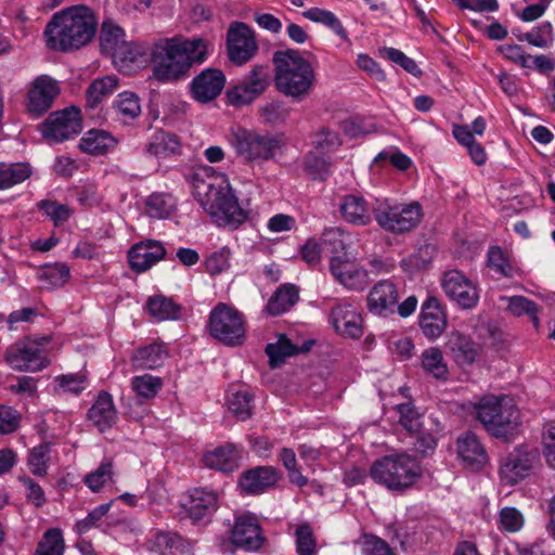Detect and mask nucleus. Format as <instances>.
I'll return each instance as SVG.
<instances>
[{
	"instance_id": "f257e3e1",
	"label": "nucleus",
	"mask_w": 555,
	"mask_h": 555,
	"mask_svg": "<svg viewBox=\"0 0 555 555\" xmlns=\"http://www.w3.org/2000/svg\"><path fill=\"white\" fill-rule=\"evenodd\" d=\"M210 43L203 38L162 39L152 46L153 76L162 82L184 77L194 64L207 60Z\"/></svg>"
},
{
	"instance_id": "f03ea898",
	"label": "nucleus",
	"mask_w": 555,
	"mask_h": 555,
	"mask_svg": "<svg viewBox=\"0 0 555 555\" xmlns=\"http://www.w3.org/2000/svg\"><path fill=\"white\" fill-rule=\"evenodd\" d=\"M98 21L86 5L64 9L55 13L44 29L47 47L70 52L87 46L95 36Z\"/></svg>"
},
{
	"instance_id": "7ed1b4c3",
	"label": "nucleus",
	"mask_w": 555,
	"mask_h": 555,
	"mask_svg": "<svg viewBox=\"0 0 555 555\" xmlns=\"http://www.w3.org/2000/svg\"><path fill=\"white\" fill-rule=\"evenodd\" d=\"M194 195L219 227L234 230L247 219L248 212L241 207L223 176L208 180L195 176Z\"/></svg>"
},
{
	"instance_id": "20e7f679",
	"label": "nucleus",
	"mask_w": 555,
	"mask_h": 555,
	"mask_svg": "<svg viewBox=\"0 0 555 555\" xmlns=\"http://www.w3.org/2000/svg\"><path fill=\"white\" fill-rule=\"evenodd\" d=\"M276 89L296 100L306 98L315 81L314 69L298 50L286 49L273 54Z\"/></svg>"
},
{
	"instance_id": "39448f33",
	"label": "nucleus",
	"mask_w": 555,
	"mask_h": 555,
	"mask_svg": "<svg viewBox=\"0 0 555 555\" xmlns=\"http://www.w3.org/2000/svg\"><path fill=\"white\" fill-rule=\"evenodd\" d=\"M371 478L390 491L403 492L412 488L422 476L418 462L406 453L384 455L373 462Z\"/></svg>"
},
{
	"instance_id": "423d86ee",
	"label": "nucleus",
	"mask_w": 555,
	"mask_h": 555,
	"mask_svg": "<svg viewBox=\"0 0 555 555\" xmlns=\"http://www.w3.org/2000/svg\"><path fill=\"white\" fill-rule=\"evenodd\" d=\"M476 418L492 436L506 437L519 423V412L506 396L488 395L474 403Z\"/></svg>"
},
{
	"instance_id": "0eeeda50",
	"label": "nucleus",
	"mask_w": 555,
	"mask_h": 555,
	"mask_svg": "<svg viewBox=\"0 0 555 555\" xmlns=\"http://www.w3.org/2000/svg\"><path fill=\"white\" fill-rule=\"evenodd\" d=\"M372 211L378 225L395 234L412 231L423 216L422 206L417 202L398 203L389 198L376 199Z\"/></svg>"
},
{
	"instance_id": "6e6552de",
	"label": "nucleus",
	"mask_w": 555,
	"mask_h": 555,
	"mask_svg": "<svg viewBox=\"0 0 555 555\" xmlns=\"http://www.w3.org/2000/svg\"><path fill=\"white\" fill-rule=\"evenodd\" d=\"M231 144L246 162H267L284 146L282 135L237 128L232 132Z\"/></svg>"
},
{
	"instance_id": "1a4fd4ad",
	"label": "nucleus",
	"mask_w": 555,
	"mask_h": 555,
	"mask_svg": "<svg viewBox=\"0 0 555 555\" xmlns=\"http://www.w3.org/2000/svg\"><path fill=\"white\" fill-rule=\"evenodd\" d=\"M210 335L227 346L242 345L245 339V321L236 309L218 304L209 314Z\"/></svg>"
},
{
	"instance_id": "9d476101",
	"label": "nucleus",
	"mask_w": 555,
	"mask_h": 555,
	"mask_svg": "<svg viewBox=\"0 0 555 555\" xmlns=\"http://www.w3.org/2000/svg\"><path fill=\"white\" fill-rule=\"evenodd\" d=\"M540 455L535 449L516 447L501 460L500 477L502 482L508 486L528 477L539 465Z\"/></svg>"
},
{
	"instance_id": "9b49d317",
	"label": "nucleus",
	"mask_w": 555,
	"mask_h": 555,
	"mask_svg": "<svg viewBox=\"0 0 555 555\" xmlns=\"http://www.w3.org/2000/svg\"><path fill=\"white\" fill-rule=\"evenodd\" d=\"M81 130L80 111L74 106L50 114L41 125V133L50 143L69 140Z\"/></svg>"
},
{
	"instance_id": "f8f14e48",
	"label": "nucleus",
	"mask_w": 555,
	"mask_h": 555,
	"mask_svg": "<svg viewBox=\"0 0 555 555\" xmlns=\"http://www.w3.org/2000/svg\"><path fill=\"white\" fill-rule=\"evenodd\" d=\"M7 363L15 371L38 372L47 367L48 360L36 341H17L5 352Z\"/></svg>"
},
{
	"instance_id": "ddd939ff",
	"label": "nucleus",
	"mask_w": 555,
	"mask_h": 555,
	"mask_svg": "<svg viewBox=\"0 0 555 555\" xmlns=\"http://www.w3.org/2000/svg\"><path fill=\"white\" fill-rule=\"evenodd\" d=\"M227 46L229 59L236 65L247 63L258 51V46L253 30L244 23L231 24Z\"/></svg>"
},
{
	"instance_id": "4468645a",
	"label": "nucleus",
	"mask_w": 555,
	"mask_h": 555,
	"mask_svg": "<svg viewBox=\"0 0 555 555\" xmlns=\"http://www.w3.org/2000/svg\"><path fill=\"white\" fill-rule=\"evenodd\" d=\"M268 83V68L260 65L255 66L245 79L228 91V100L234 106L250 104L266 90Z\"/></svg>"
},
{
	"instance_id": "2eb2a0df",
	"label": "nucleus",
	"mask_w": 555,
	"mask_h": 555,
	"mask_svg": "<svg viewBox=\"0 0 555 555\" xmlns=\"http://www.w3.org/2000/svg\"><path fill=\"white\" fill-rule=\"evenodd\" d=\"M60 93L57 81L48 75H41L30 83L26 108L36 117L43 115L53 104Z\"/></svg>"
},
{
	"instance_id": "dca6fc26",
	"label": "nucleus",
	"mask_w": 555,
	"mask_h": 555,
	"mask_svg": "<svg viewBox=\"0 0 555 555\" xmlns=\"http://www.w3.org/2000/svg\"><path fill=\"white\" fill-rule=\"evenodd\" d=\"M230 540L236 547L246 551L259 550L263 543V537L257 517L249 513L236 515L230 531Z\"/></svg>"
},
{
	"instance_id": "f3484780",
	"label": "nucleus",
	"mask_w": 555,
	"mask_h": 555,
	"mask_svg": "<svg viewBox=\"0 0 555 555\" xmlns=\"http://www.w3.org/2000/svg\"><path fill=\"white\" fill-rule=\"evenodd\" d=\"M225 86V75L219 68H205L196 75L190 85L192 98L198 103H208L217 99Z\"/></svg>"
},
{
	"instance_id": "a211bd4d",
	"label": "nucleus",
	"mask_w": 555,
	"mask_h": 555,
	"mask_svg": "<svg viewBox=\"0 0 555 555\" xmlns=\"http://www.w3.org/2000/svg\"><path fill=\"white\" fill-rule=\"evenodd\" d=\"M442 288L448 297L464 309H470L478 301V292L473 283L460 271L444 273Z\"/></svg>"
},
{
	"instance_id": "6ab92c4d",
	"label": "nucleus",
	"mask_w": 555,
	"mask_h": 555,
	"mask_svg": "<svg viewBox=\"0 0 555 555\" xmlns=\"http://www.w3.org/2000/svg\"><path fill=\"white\" fill-rule=\"evenodd\" d=\"M399 300L397 285L390 280L377 282L367 295V309L370 312L387 317L396 310Z\"/></svg>"
},
{
	"instance_id": "aec40b11",
	"label": "nucleus",
	"mask_w": 555,
	"mask_h": 555,
	"mask_svg": "<svg viewBox=\"0 0 555 555\" xmlns=\"http://www.w3.org/2000/svg\"><path fill=\"white\" fill-rule=\"evenodd\" d=\"M330 321L341 336L357 339L363 334L361 314L350 304H338L333 307Z\"/></svg>"
},
{
	"instance_id": "412c9836",
	"label": "nucleus",
	"mask_w": 555,
	"mask_h": 555,
	"mask_svg": "<svg viewBox=\"0 0 555 555\" xmlns=\"http://www.w3.org/2000/svg\"><path fill=\"white\" fill-rule=\"evenodd\" d=\"M447 327V317L436 297L428 296L422 305L420 328L428 340L439 338Z\"/></svg>"
},
{
	"instance_id": "4be33fe9",
	"label": "nucleus",
	"mask_w": 555,
	"mask_h": 555,
	"mask_svg": "<svg viewBox=\"0 0 555 555\" xmlns=\"http://www.w3.org/2000/svg\"><path fill=\"white\" fill-rule=\"evenodd\" d=\"M330 270L336 281L351 291H362L369 283L367 271L347 259L333 257Z\"/></svg>"
},
{
	"instance_id": "5701e85b",
	"label": "nucleus",
	"mask_w": 555,
	"mask_h": 555,
	"mask_svg": "<svg viewBox=\"0 0 555 555\" xmlns=\"http://www.w3.org/2000/svg\"><path fill=\"white\" fill-rule=\"evenodd\" d=\"M166 248L158 241L147 240L134 244L128 251V260L133 271L141 273L164 259Z\"/></svg>"
},
{
	"instance_id": "b1692460",
	"label": "nucleus",
	"mask_w": 555,
	"mask_h": 555,
	"mask_svg": "<svg viewBox=\"0 0 555 555\" xmlns=\"http://www.w3.org/2000/svg\"><path fill=\"white\" fill-rule=\"evenodd\" d=\"M281 479V473L273 466H258L246 470L240 479V487L247 494H260L273 488Z\"/></svg>"
},
{
	"instance_id": "393cba45",
	"label": "nucleus",
	"mask_w": 555,
	"mask_h": 555,
	"mask_svg": "<svg viewBox=\"0 0 555 555\" xmlns=\"http://www.w3.org/2000/svg\"><path fill=\"white\" fill-rule=\"evenodd\" d=\"M446 349L461 366L473 364L480 352V346L459 331H453L448 335Z\"/></svg>"
},
{
	"instance_id": "a878e982",
	"label": "nucleus",
	"mask_w": 555,
	"mask_h": 555,
	"mask_svg": "<svg viewBox=\"0 0 555 555\" xmlns=\"http://www.w3.org/2000/svg\"><path fill=\"white\" fill-rule=\"evenodd\" d=\"M456 449L459 457L468 468L477 470L487 463V452L474 433L461 435L456 440Z\"/></svg>"
},
{
	"instance_id": "bb28decb",
	"label": "nucleus",
	"mask_w": 555,
	"mask_h": 555,
	"mask_svg": "<svg viewBox=\"0 0 555 555\" xmlns=\"http://www.w3.org/2000/svg\"><path fill=\"white\" fill-rule=\"evenodd\" d=\"M87 416L101 433L112 428L118 420L113 397L107 391H101L89 409Z\"/></svg>"
},
{
	"instance_id": "cd10ccee",
	"label": "nucleus",
	"mask_w": 555,
	"mask_h": 555,
	"mask_svg": "<svg viewBox=\"0 0 555 555\" xmlns=\"http://www.w3.org/2000/svg\"><path fill=\"white\" fill-rule=\"evenodd\" d=\"M218 508V493L207 488H196L190 493L185 509L194 521L210 517Z\"/></svg>"
},
{
	"instance_id": "c85d7f7f",
	"label": "nucleus",
	"mask_w": 555,
	"mask_h": 555,
	"mask_svg": "<svg viewBox=\"0 0 555 555\" xmlns=\"http://www.w3.org/2000/svg\"><path fill=\"white\" fill-rule=\"evenodd\" d=\"M127 41L125 30L117 23L112 20L103 21L99 34L102 54L111 57L113 61Z\"/></svg>"
},
{
	"instance_id": "c756f323",
	"label": "nucleus",
	"mask_w": 555,
	"mask_h": 555,
	"mask_svg": "<svg viewBox=\"0 0 555 555\" xmlns=\"http://www.w3.org/2000/svg\"><path fill=\"white\" fill-rule=\"evenodd\" d=\"M203 460L205 465L209 468L231 473L238 468L241 454L234 444L227 443L212 451L206 452Z\"/></svg>"
},
{
	"instance_id": "7c9ffc66",
	"label": "nucleus",
	"mask_w": 555,
	"mask_h": 555,
	"mask_svg": "<svg viewBox=\"0 0 555 555\" xmlns=\"http://www.w3.org/2000/svg\"><path fill=\"white\" fill-rule=\"evenodd\" d=\"M151 50L147 43L138 41H127L120 52L113 60L115 66L119 69H127L132 64H142L151 62Z\"/></svg>"
},
{
	"instance_id": "2f4dec72",
	"label": "nucleus",
	"mask_w": 555,
	"mask_h": 555,
	"mask_svg": "<svg viewBox=\"0 0 555 555\" xmlns=\"http://www.w3.org/2000/svg\"><path fill=\"white\" fill-rule=\"evenodd\" d=\"M309 344L306 343L304 348H300L286 337V335H280L275 343H270L266 346L264 352L269 358L270 367L275 369L280 366L286 358L298 354L299 352H306L309 350Z\"/></svg>"
},
{
	"instance_id": "473e14b6",
	"label": "nucleus",
	"mask_w": 555,
	"mask_h": 555,
	"mask_svg": "<svg viewBox=\"0 0 555 555\" xmlns=\"http://www.w3.org/2000/svg\"><path fill=\"white\" fill-rule=\"evenodd\" d=\"M116 139L107 131L92 129L80 139L79 149L90 155H102L116 146Z\"/></svg>"
},
{
	"instance_id": "72a5a7b5",
	"label": "nucleus",
	"mask_w": 555,
	"mask_h": 555,
	"mask_svg": "<svg viewBox=\"0 0 555 555\" xmlns=\"http://www.w3.org/2000/svg\"><path fill=\"white\" fill-rule=\"evenodd\" d=\"M298 299V288L292 284H283L268 300L266 311L271 315H280L294 307Z\"/></svg>"
},
{
	"instance_id": "f704fd0d",
	"label": "nucleus",
	"mask_w": 555,
	"mask_h": 555,
	"mask_svg": "<svg viewBox=\"0 0 555 555\" xmlns=\"http://www.w3.org/2000/svg\"><path fill=\"white\" fill-rule=\"evenodd\" d=\"M167 357L160 345L151 344L137 349L131 358V364L135 370H154L163 365Z\"/></svg>"
},
{
	"instance_id": "c9c22d12",
	"label": "nucleus",
	"mask_w": 555,
	"mask_h": 555,
	"mask_svg": "<svg viewBox=\"0 0 555 555\" xmlns=\"http://www.w3.org/2000/svg\"><path fill=\"white\" fill-rule=\"evenodd\" d=\"M181 143L179 138L170 132L158 130L154 133L151 142L146 144V153L156 157H166L180 152Z\"/></svg>"
},
{
	"instance_id": "e433bc0d",
	"label": "nucleus",
	"mask_w": 555,
	"mask_h": 555,
	"mask_svg": "<svg viewBox=\"0 0 555 555\" xmlns=\"http://www.w3.org/2000/svg\"><path fill=\"white\" fill-rule=\"evenodd\" d=\"M340 212L345 220L350 223L364 225L371 221V215L369 214L366 203L361 196H345L340 204Z\"/></svg>"
},
{
	"instance_id": "4c0bfd02",
	"label": "nucleus",
	"mask_w": 555,
	"mask_h": 555,
	"mask_svg": "<svg viewBox=\"0 0 555 555\" xmlns=\"http://www.w3.org/2000/svg\"><path fill=\"white\" fill-rule=\"evenodd\" d=\"M421 366L427 375L436 379L446 380L448 378V365L438 347H429L422 352Z\"/></svg>"
},
{
	"instance_id": "58836bf2",
	"label": "nucleus",
	"mask_w": 555,
	"mask_h": 555,
	"mask_svg": "<svg viewBox=\"0 0 555 555\" xmlns=\"http://www.w3.org/2000/svg\"><path fill=\"white\" fill-rule=\"evenodd\" d=\"M177 208V201L169 193H153L145 202L146 214L152 218H169Z\"/></svg>"
},
{
	"instance_id": "ea45409f",
	"label": "nucleus",
	"mask_w": 555,
	"mask_h": 555,
	"mask_svg": "<svg viewBox=\"0 0 555 555\" xmlns=\"http://www.w3.org/2000/svg\"><path fill=\"white\" fill-rule=\"evenodd\" d=\"M302 16L307 20L320 23L326 27H328L332 31H334L343 41H349V36L345 27L338 17L331 11L320 9V8H311L307 11L302 12Z\"/></svg>"
},
{
	"instance_id": "a19ab883",
	"label": "nucleus",
	"mask_w": 555,
	"mask_h": 555,
	"mask_svg": "<svg viewBox=\"0 0 555 555\" xmlns=\"http://www.w3.org/2000/svg\"><path fill=\"white\" fill-rule=\"evenodd\" d=\"M31 176V168L26 163H0V190L10 189Z\"/></svg>"
},
{
	"instance_id": "79ce46f5",
	"label": "nucleus",
	"mask_w": 555,
	"mask_h": 555,
	"mask_svg": "<svg viewBox=\"0 0 555 555\" xmlns=\"http://www.w3.org/2000/svg\"><path fill=\"white\" fill-rule=\"evenodd\" d=\"M150 313L159 321L176 320L179 318L181 307L171 298L156 295L147 300Z\"/></svg>"
},
{
	"instance_id": "37998d69",
	"label": "nucleus",
	"mask_w": 555,
	"mask_h": 555,
	"mask_svg": "<svg viewBox=\"0 0 555 555\" xmlns=\"http://www.w3.org/2000/svg\"><path fill=\"white\" fill-rule=\"evenodd\" d=\"M65 541L60 528H49L37 544L34 555H64Z\"/></svg>"
},
{
	"instance_id": "c03bdc74",
	"label": "nucleus",
	"mask_w": 555,
	"mask_h": 555,
	"mask_svg": "<svg viewBox=\"0 0 555 555\" xmlns=\"http://www.w3.org/2000/svg\"><path fill=\"white\" fill-rule=\"evenodd\" d=\"M118 85L115 76H106L95 79L87 89V105L91 108L95 107L103 98L112 94Z\"/></svg>"
},
{
	"instance_id": "a18cd8bd",
	"label": "nucleus",
	"mask_w": 555,
	"mask_h": 555,
	"mask_svg": "<svg viewBox=\"0 0 555 555\" xmlns=\"http://www.w3.org/2000/svg\"><path fill=\"white\" fill-rule=\"evenodd\" d=\"M42 287L55 288L63 286L69 278V268L65 263L47 264L38 273Z\"/></svg>"
},
{
	"instance_id": "49530a36",
	"label": "nucleus",
	"mask_w": 555,
	"mask_h": 555,
	"mask_svg": "<svg viewBox=\"0 0 555 555\" xmlns=\"http://www.w3.org/2000/svg\"><path fill=\"white\" fill-rule=\"evenodd\" d=\"M114 107L124 120H133L141 114L139 96L133 92L119 93Z\"/></svg>"
},
{
	"instance_id": "de8ad7c7",
	"label": "nucleus",
	"mask_w": 555,
	"mask_h": 555,
	"mask_svg": "<svg viewBox=\"0 0 555 555\" xmlns=\"http://www.w3.org/2000/svg\"><path fill=\"white\" fill-rule=\"evenodd\" d=\"M332 163L324 153L310 152L305 159V171L314 180H325Z\"/></svg>"
},
{
	"instance_id": "09e8293b",
	"label": "nucleus",
	"mask_w": 555,
	"mask_h": 555,
	"mask_svg": "<svg viewBox=\"0 0 555 555\" xmlns=\"http://www.w3.org/2000/svg\"><path fill=\"white\" fill-rule=\"evenodd\" d=\"M251 395L247 390H235L229 395V410L241 421L251 415Z\"/></svg>"
},
{
	"instance_id": "8fccbe9b",
	"label": "nucleus",
	"mask_w": 555,
	"mask_h": 555,
	"mask_svg": "<svg viewBox=\"0 0 555 555\" xmlns=\"http://www.w3.org/2000/svg\"><path fill=\"white\" fill-rule=\"evenodd\" d=\"M50 451V444L46 442L34 447L29 451L28 466L35 476L43 477L47 475Z\"/></svg>"
},
{
	"instance_id": "3c124183",
	"label": "nucleus",
	"mask_w": 555,
	"mask_h": 555,
	"mask_svg": "<svg viewBox=\"0 0 555 555\" xmlns=\"http://www.w3.org/2000/svg\"><path fill=\"white\" fill-rule=\"evenodd\" d=\"M163 380L160 377L144 374L141 376H134L131 380V387L133 391L144 399L154 398L162 389Z\"/></svg>"
},
{
	"instance_id": "603ef678",
	"label": "nucleus",
	"mask_w": 555,
	"mask_h": 555,
	"mask_svg": "<svg viewBox=\"0 0 555 555\" xmlns=\"http://www.w3.org/2000/svg\"><path fill=\"white\" fill-rule=\"evenodd\" d=\"M295 538L297 555H318L317 540L308 524L297 527Z\"/></svg>"
},
{
	"instance_id": "864d4df0",
	"label": "nucleus",
	"mask_w": 555,
	"mask_h": 555,
	"mask_svg": "<svg viewBox=\"0 0 555 555\" xmlns=\"http://www.w3.org/2000/svg\"><path fill=\"white\" fill-rule=\"evenodd\" d=\"M399 414V423L410 434H418L422 428V415L410 403H401L396 406Z\"/></svg>"
},
{
	"instance_id": "5fc2aeb1",
	"label": "nucleus",
	"mask_w": 555,
	"mask_h": 555,
	"mask_svg": "<svg viewBox=\"0 0 555 555\" xmlns=\"http://www.w3.org/2000/svg\"><path fill=\"white\" fill-rule=\"evenodd\" d=\"M507 309L516 317L528 315L534 326H538V306L534 301L524 296H513L508 299Z\"/></svg>"
},
{
	"instance_id": "6e6d98bb",
	"label": "nucleus",
	"mask_w": 555,
	"mask_h": 555,
	"mask_svg": "<svg viewBox=\"0 0 555 555\" xmlns=\"http://www.w3.org/2000/svg\"><path fill=\"white\" fill-rule=\"evenodd\" d=\"M358 544L363 555H396L386 541L374 534H363Z\"/></svg>"
},
{
	"instance_id": "4d7b16f0",
	"label": "nucleus",
	"mask_w": 555,
	"mask_h": 555,
	"mask_svg": "<svg viewBox=\"0 0 555 555\" xmlns=\"http://www.w3.org/2000/svg\"><path fill=\"white\" fill-rule=\"evenodd\" d=\"M113 477V462H103L94 472L88 474L85 483L93 491L99 492Z\"/></svg>"
},
{
	"instance_id": "13d9d810",
	"label": "nucleus",
	"mask_w": 555,
	"mask_h": 555,
	"mask_svg": "<svg viewBox=\"0 0 555 555\" xmlns=\"http://www.w3.org/2000/svg\"><path fill=\"white\" fill-rule=\"evenodd\" d=\"M380 54L391 62L400 65L404 70L410 73L415 77H420L422 75V70L414 60L406 56L402 51L395 48H384L380 50Z\"/></svg>"
},
{
	"instance_id": "bf43d9fd",
	"label": "nucleus",
	"mask_w": 555,
	"mask_h": 555,
	"mask_svg": "<svg viewBox=\"0 0 555 555\" xmlns=\"http://www.w3.org/2000/svg\"><path fill=\"white\" fill-rule=\"evenodd\" d=\"M38 208L48 216L55 225L66 221L70 216V210L66 205L53 201H41Z\"/></svg>"
},
{
	"instance_id": "052dcab7",
	"label": "nucleus",
	"mask_w": 555,
	"mask_h": 555,
	"mask_svg": "<svg viewBox=\"0 0 555 555\" xmlns=\"http://www.w3.org/2000/svg\"><path fill=\"white\" fill-rule=\"evenodd\" d=\"M260 115L268 124L283 122L289 115V108L282 102H271L260 108Z\"/></svg>"
},
{
	"instance_id": "680f3d73",
	"label": "nucleus",
	"mask_w": 555,
	"mask_h": 555,
	"mask_svg": "<svg viewBox=\"0 0 555 555\" xmlns=\"http://www.w3.org/2000/svg\"><path fill=\"white\" fill-rule=\"evenodd\" d=\"M489 266L502 276L512 278L513 268L500 247H493L488 253Z\"/></svg>"
},
{
	"instance_id": "e2e57ef3",
	"label": "nucleus",
	"mask_w": 555,
	"mask_h": 555,
	"mask_svg": "<svg viewBox=\"0 0 555 555\" xmlns=\"http://www.w3.org/2000/svg\"><path fill=\"white\" fill-rule=\"evenodd\" d=\"M542 443L545 461L550 467L555 469V422L545 424Z\"/></svg>"
},
{
	"instance_id": "0e129e2a",
	"label": "nucleus",
	"mask_w": 555,
	"mask_h": 555,
	"mask_svg": "<svg viewBox=\"0 0 555 555\" xmlns=\"http://www.w3.org/2000/svg\"><path fill=\"white\" fill-rule=\"evenodd\" d=\"M21 423V414L11 406L0 405V434L14 433Z\"/></svg>"
},
{
	"instance_id": "69168bd1",
	"label": "nucleus",
	"mask_w": 555,
	"mask_h": 555,
	"mask_svg": "<svg viewBox=\"0 0 555 555\" xmlns=\"http://www.w3.org/2000/svg\"><path fill=\"white\" fill-rule=\"evenodd\" d=\"M314 145L320 153L335 151L340 145L339 135L335 131L323 128L317 133Z\"/></svg>"
},
{
	"instance_id": "338daca9",
	"label": "nucleus",
	"mask_w": 555,
	"mask_h": 555,
	"mask_svg": "<svg viewBox=\"0 0 555 555\" xmlns=\"http://www.w3.org/2000/svg\"><path fill=\"white\" fill-rule=\"evenodd\" d=\"M109 504H102L91 511L83 519H80L75 525V530L79 534L88 532L91 528L95 527L102 517L108 512Z\"/></svg>"
},
{
	"instance_id": "774afa93",
	"label": "nucleus",
	"mask_w": 555,
	"mask_h": 555,
	"mask_svg": "<svg viewBox=\"0 0 555 555\" xmlns=\"http://www.w3.org/2000/svg\"><path fill=\"white\" fill-rule=\"evenodd\" d=\"M229 256L230 250L225 248L211 254L205 261L209 274L217 275L227 270L230 266Z\"/></svg>"
}]
</instances>
